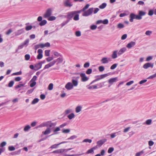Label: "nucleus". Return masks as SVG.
<instances>
[{"label":"nucleus","instance_id":"nucleus-45","mask_svg":"<svg viewBox=\"0 0 156 156\" xmlns=\"http://www.w3.org/2000/svg\"><path fill=\"white\" fill-rule=\"evenodd\" d=\"M114 150V148L113 147H110L108 151V153H112Z\"/></svg>","mask_w":156,"mask_h":156},{"label":"nucleus","instance_id":"nucleus-7","mask_svg":"<svg viewBox=\"0 0 156 156\" xmlns=\"http://www.w3.org/2000/svg\"><path fill=\"white\" fill-rule=\"evenodd\" d=\"M80 76L81 77V81L83 82L87 81L89 78L86 76L85 73H82L80 74Z\"/></svg>","mask_w":156,"mask_h":156},{"label":"nucleus","instance_id":"nucleus-29","mask_svg":"<svg viewBox=\"0 0 156 156\" xmlns=\"http://www.w3.org/2000/svg\"><path fill=\"white\" fill-rule=\"evenodd\" d=\"M82 108V107L80 106H77L76 108V113L80 112L81 111Z\"/></svg>","mask_w":156,"mask_h":156},{"label":"nucleus","instance_id":"nucleus-12","mask_svg":"<svg viewBox=\"0 0 156 156\" xmlns=\"http://www.w3.org/2000/svg\"><path fill=\"white\" fill-rule=\"evenodd\" d=\"M97 148V146H94L90 149L88 150L86 152L87 154H93L94 153V151Z\"/></svg>","mask_w":156,"mask_h":156},{"label":"nucleus","instance_id":"nucleus-9","mask_svg":"<svg viewBox=\"0 0 156 156\" xmlns=\"http://www.w3.org/2000/svg\"><path fill=\"white\" fill-rule=\"evenodd\" d=\"M98 86H99V87H102L101 83H100L96 85H93L92 86H89L87 87V88L90 90L97 89L98 88Z\"/></svg>","mask_w":156,"mask_h":156},{"label":"nucleus","instance_id":"nucleus-37","mask_svg":"<svg viewBox=\"0 0 156 156\" xmlns=\"http://www.w3.org/2000/svg\"><path fill=\"white\" fill-rule=\"evenodd\" d=\"M53 85L52 83H50L48 85V89L50 90H52L53 89Z\"/></svg>","mask_w":156,"mask_h":156},{"label":"nucleus","instance_id":"nucleus-5","mask_svg":"<svg viewBox=\"0 0 156 156\" xmlns=\"http://www.w3.org/2000/svg\"><path fill=\"white\" fill-rule=\"evenodd\" d=\"M80 78L79 76L74 77H73V78L75 79H73L72 80V84L73 85V86L76 87L78 85V80Z\"/></svg>","mask_w":156,"mask_h":156},{"label":"nucleus","instance_id":"nucleus-38","mask_svg":"<svg viewBox=\"0 0 156 156\" xmlns=\"http://www.w3.org/2000/svg\"><path fill=\"white\" fill-rule=\"evenodd\" d=\"M90 5L89 4H87L82 9V11L83 12H84L85 11V10L88 9Z\"/></svg>","mask_w":156,"mask_h":156},{"label":"nucleus","instance_id":"nucleus-44","mask_svg":"<svg viewBox=\"0 0 156 156\" xmlns=\"http://www.w3.org/2000/svg\"><path fill=\"white\" fill-rule=\"evenodd\" d=\"M30 128V127L29 125H27L24 128V131H27Z\"/></svg>","mask_w":156,"mask_h":156},{"label":"nucleus","instance_id":"nucleus-20","mask_svg":"<svg viewBox=\"0 0 156 156\" xmlns=\"http://www.w3.org/2000/svg\"><path fill=\"white\" fill-rule=\"evenodd\" d=\"M126 48L124 47L121 48L118 52V54L119 55H120L124 53L126 50Z\"/></svg>","mask_w":156,"mask_h":156},{"label":"nucleus","instance_id":"nucleus-17","mask_svg":"<svg viewBox=\"0 0 156 156\" xmlns=\"http://www.w3.org/2000/svg\"><path fill=\"white\" fill-rule=\"evenodd\" d=\"M66 7H71L73 5L70 3V0H66L64 3Z\"/></svg>","mask_w":156,"mask_h":156},{"label":"nucleus","instance_id":"nucleus-62","mask_svg":"<svg viewBox=\"0 0 156 156\" xmlns=\"http://www.w3.org/2000/svg\"><path fill=\"white\" fill-rule=\"evenodd\" d=\"M108 19H105L102 20V23L104 24H108Z\"/></svg>","mask_w":156,"mask_h":156},{"label":"nucleus","instance_id":"nucleus-2","mask_svg":"<svg viewBox=\"0 0 156 156\" xmlns=\"http://www.w3.org/2000/svg\"><path fill=\"white\" fill-rule=\"evenodd\" d=\"M67 15L62 16L59 15V17H66L67 19L69 20V21L72 20V18L74 16L75 13L74 11L69 12L67 13Z\"/></svg>","mask_w":156,"mask_h":156},{"label":"nucleus","instance_id":"nucleus-39","mask_svg":"<svg viewBox=\"0 0 156 156\" xmlns=\"http://www.w3.org/2000/svg\"><path fill=\"white\" fill-rule=\"evenodd\" d=\"M56 19V17L55 16H50L48 17V20L49 21L54 20Z\"/></svg>","mask_w":156,"mask_h":156},{"label":"nucleus","instance_id":"nucleus-33","mask_svg":"<svg viewBox=\"0 0 156 156\" xmlns=\"http://www.w3.org/2000/svg\"><path fill=\"white\" fill-rule=\"evenodd\" d=\"M107 4L105 3H103L101 5L99 6V8L101 9H103L106 6Z\"/></svg>","mask_w":156,"mask_h":156},{"label":"nucleus","instance_id":"nucleus-1","mask_svg":"<svg viewBox=\"0 0 156 156\" xmlns=\"http://www.w3.org/2000/svg\"><path fill=\"white\" fill-rule=\"evenodd\" d=\"M146 14V12L141 10L138 11V14L137 15H135L133 13H131L129 15V21L132 22L134 19L140 20L142 18V16H145Z\"/></svg>","mask_w":156,"mask_h":156},{"label":"nucleus","instance_id":"nucleus-11","mask_svg":"<svg viewBox=\"0 0 156 156\" xmlns=\"http://www.w3.org/2000/svg\"><path fill=\"white\" fill-rule=\"evenodd\" d=\"M153 67V64L151 63H147L145 64L143 66V67L145 69H147L149 67L152 68Z\"/></svg>","mask_w":156,"mask_h":156},{"label":"nucleus","instance_id":"nucleus-10","mask_svg":"<svg viewBox=\"0 0 156 156\" xmlns=\"http://www.w3.org/2000/svg\"><path fill=\"white\" fill-rule=\"evenodd\" d=\"M37 52L38 54L37 56V58L38 59H40L43 57V50L41 49H39L37 51Z\"/></svg>","mask_w":156,"mask_h":156},{"label":"nucleus","instance_id":"nucleus-42","mask_svg":"<svg viewBox=\"0 0 156 156\" xmlns=\"http://www.w3.org/2000/svg\"><path fill=\"white\" fill-rule=\"evenodd\" d=\"M50 50H47L45 51V55L46 56H48L49 55V53L50 52Z\"/></svg>","mask_w":156,"mask_h":156},{"label":"nucleus","instance_id":"nucleus-58","mask_svg":"<svg viewBox=\"0 0 156 156\" xmlns=\"http://www.w3.org/2000/svg\"><path fill=\"white\" fill-rule=\"evenodd\" d=\"M156 77V73L148 77L147 79H152Z\"/></svg>","mask_w":156,"mask_h":156},{"label":"nucleus","instance_id":"nucleus-59","mask_svg":"<svg viewBox=\"0 0 156 156\" xmlns=\"http://www.w3.org/2000/svg\"><path fill=\"white\" fill-rule=\"evenodd\" d=\"M97 27V26L95 25H92L90 27V29L92 30H95Z\"/></svg>","mask_w":156,"mask_h":156},{"label":"nucleus","instance_id":"nucleus-6","mask_svg":"<svg viewBox=\"0 0 156 156\" xmlns=\"http://www.w3.org/2000/svg\"><path fill=\"white\" fill-rule=\"evenodd\" d=\"M107 139H105L98 141L97 142V145L95 146L98 147H101L107 141Z\"/></svg>","mask_w":156,"mask_h":156},{"label":"nucleus","instance_id":"nucleus-46","mask_svg":"<svg viewBox=\"0 0 156 156\" xmlns=\"http://www.w3.org/2000/svg\"><path fill=\"white\" fill-rule=\"evenodd\" d=\"M14 84V81H11L8 84V86L9 87H12Z\"/></svg>","mask_w":156,"mask_h":156},{"label":"nucleus","instance_id":"nucleus-32","mask_svg":"<svg viewBox=\"0 0 156 156\" xmlns=\"http://www.w3.org/2000/svg\"><path fill=\"white\" fill-rule=\"evenodd\" d=\"M69 20L67 19L66 21L63 22L61 24V27H62L66 24L69 21Z\"/></svg>","mask_w":156,"mask_h":156},{"label":"nucleus","instance_id":"nucleus-23","mask_svg":"<svg viewBox=\"0 0 156 156\" xmlns=\"http://www.w3.org/2000/svg\"><path fill=\"white\" fill-rule=\"evenodd\" d=\"M101 61L103 64H106L108 62V58H107L105 57L103 58L101 60Z\"/></svg>","mask_w":156,"mask_h":156},{"label":"nucleus","instance_id":"nucleus-43","mask_svg":"<svg viewBox=\"0 0 156 156\" xmlns=\"http://www.w3.org/2000/svg\"><path fill=\"white\" fill-rule=\"evenodd\" d=\"M82 154H71V155H69L67 154H63L64 156H79L81 155Z\"/></svg>","mask_w":156,"mask_h":156},{"label":"nucleus","instance_id":"nucleus-24","mask_svg":"<svg viewBox=\"0 0 156 156\" xmlns=\"http://www.w3.org/2000/svg\"><path fill=\"white\" fill-rule=\"evenodd\" d=\"M152 122V120L151 119H148L145 122L143 123V124L150 125L151 124Z\"/></svg>","mask_w":156,"mask_h":156},{"label":"nucleus","instance_id":"nucleus-52","mask_svg":"<svg viewBox=\"0 0 156 156\" xmlns=\"http://www.w3.org/2000/svg\"><path fill=\"white\" fill-rule=\"evenodd\" d=\"M154 14L153 10L152 9H150L149 11L148 15L150 16H152Z\"/></svg>","mask_w":156,"mask_h":156},{"label":"nucleus","instance_id":"nucleus-60","mask_svg":"<svg viewBox=\"0 0 156 156\" xmlns=\"http://www.w3.org/2000/svg\"><path fill=\"white\" fill-rule=\"evenodd\" d=\"M34 90V89L29 90L27 91V92L26 93V94H29L31 93Z\"/></svg>","mask_w":156,"mask_h":156},{"label":"nucleus","instance_id":"nucleus-57","mask_svg":"<svg viewBox=\"0 0 156 156\" xmlns=\"http://www.w3.org/2000/svg\"><path fill=\"white\" fill-rule=\"evenodd\" d=\"M37 76H34L33 78L30 80V82H35V80H37Z\"/></svg>","mask_w":156,"mask_h":156},{"label":"nucleus","instance_id":"nucleus-19","mask_svg":"<svg viewBox=\"0 0 156 156\" xmlns=\"http://www.w3.org/2000/svg\"><path fill=\"white\" fill-rule=\"evenodd\" d=\"M117 52L118 51L116 50L113 51L111 56L113 59H115L117 57Z\"/></svg>","mask_w":156,"mask_h":156},{"label":"nucleus","instance_id":"nucleus-51","mask_svg":"<svg viewBox=\"0 0 156 156\" xmlns=\"http://www.w3.org/2000/svg\"><path fill=\"white\" fill-rule=\"evenodd\" d=\"M98 69L100 72H102L105 70V68L103 66H101L99 67Z\"/></svg>","mask_w":156,"mask_h":156},{"label":"nucleus","instance_id":"nucleus-50","mask_svg":"<svg viewBox=\"0 0 156 156\" xmlns=\"http://www.w3.org/2000/svg\"><path fill=\"white\" fill-rule=\"evenodd\" d=\"M32 28L33 27L31 25L27 26L25 28V29L26 30L28 31L31 30Z\"/></svg>","mask_w":156,"mask_h":156},{"label":"nucleus","instance_id":"nucleus-25","mask_svg":"<svg viewBox=\"0 0 156 156\" xmlns=\"http://www.w3.org/2000/svg\"><path fill=\"white\" fill-rule=\"evenodd\" d=\"M110 73H106V74H104L101 75L100 76V78H100V80H101V79H103V78L109 76V75H110Z\"/></svg>","mask_w":156,"mask_h":156},{"label":"nucleus","instance_id":"nucleus-15","mask_svg":"<svg viewBox=\"0 0 156 156\" xmlns=\"http://www.w3.org/2000/svg\"><path fill=\"white\" fill-rule=\"evenodd\" d=\"M24 30L23 29H21L17 30L16 32L15 33V35L16 36H19L23 32H24Z\"/></svg>","mask_w":156,"mask_h":156},{"label":"nucleus","instance_id":"nucleus-48","mask_svg":"<svg viewBox=\"0 0 156 156\" xmlns=\"http://www.w3.org/2000/svg\"><path fill=\"white\" fill-rule=\"evenodd\" d=\"M118 65V64L116 63L112 65L110 67V69H115Z\"/></svg>","mask_w":156,"mask_h":156},{"label":"nucleus","instance_id":"nucleus-3","mask_svg":"<svg viewBox=\"0 0 156 156\" xmlns=\"http://www.w3.org/2000/svg\"><path fill=\"white\" fill-rule=\"evenodd\" d=\"M93 11V8H91L89 9L87 11L83 12L82 16H87L92 14Z\"/></svg>","mask_w":156,"mask_h":156},{"label":"nucleus","instance_id":"nucleus-40","mask_svg":"<svg viewBox=\"0 0 156 156\" xmlns=\"http://www.w3.org/2000/svg\"><path fill=\"white\" fill-rule=\"evenodd\" d=\"M92 141V140L91 139H84L82 141V142H88L90 143H91Z\"/></svg>","mask_w":156,"mask_h":156},{"label":"nucleus","instance_id":"nucleus-31","mask_svg":"<svg viewBox=\"0 0 156 156\" xmlns=\"http://www.w3.org/2000/svg\"><path fill=\"white\" fill-rule=\"evenodd\" d=\"M74 16V17L73 19L74 20H78L79 19V14H75Z\"/></svg>","mask_w":156,"mask_h":156},{"label":"nucleus","instance_id":"nucleus-30","mask_svg":"<svg viewBox=\"0 0 156 156\" xmlns=\"http://www.w3.org/2000/svg\"><path fill=\"white\" fill-rule=\"evenodd\" d=\"M47 23V21L46 20H43L41 21L39 23V25L41 26H43L45 25Z\"/></svg>","mask_w":156,"mask_h":156},{"label":"nucleus","instance_id":"nucleus-8","mask_svg":"<svg viewBox=\"0 0 156 156\" xmlns=\"http://www.w3.org/2000/svg\"><path fill=\"white\" fill-rule=\"evenodd\" d=\"M65 88L68 90H70L73 88V85L71 83L69 82L66 85Z\"/></svg>","mask_w":156,"mask_h":156},{"label":"nucleus","instance_id":"nucleus-53","mask_svg":"<svg viewBox=\"0 0 156 156\" xmlns=\"http://www.w3.org/2000/svg\"><path fill=\"white\" fill-rule=\"evenodd\" d=\"M92 72V69H88L86 71V73L87 74H90Z\"/></svg>","mask_w":156,"mask_h":156},{"label":"nucleus","instance_id":"nucleus-22","mask_svg":"<svg viewBox=\"0 0 156 156\" xmlns=\"http://www.w3.org/2000/svg\"><path fill=\"white\" fill-rule=\"evenodd\" d=\"M49 122H43L41 124H40L38 126V127H41L44 126H48V125Z\"/></svg>","mask_w":156,"mask_h":156},{"label":"nucleus","instance_id":"nucleus-28","mask_svg":"<svg viewBox=\"0 0 156 156\" xmlns=\"http://www.w3.org/2000/svg\"><path fill=\"white\" fill-rule=\"evenodd\" d=\"M62 132L64 133H67L70 132V129H63L61 130Z\"/></svg>","mask_w":156,"mask_h":156},{"label":"nucleus","instance_id":"nucleus-27","mask_svg":"<svg viewBox=\"0 0 156 156\" xmlns=\"http://www.w3.org/2000/svg\"><path fill=\"white\" fill-rule=\"evenodd\" d=\"M144 153V150H142V151L138 152L136 153L135 154V156H140V155L143 154Z\"/></svg>","mask_w":156,"mask_h":156},{"label":"nucleus","instance_id":"nucleus-18","mask_svg":"<svg viewBox=\"0 0 156 156\" xmlns=\"http://www.w3.org/2000/svg\"><path fill=\"white\" fill-rule=\"evenodd\" d=\"M72 149V148H70L68 149H59V153L64 154L67 151L71 150Z\"/></svg>","mask_w":156,"mask_h":156},{"label":"nucleus","instance_id":"nucleus-34","mask_svg":"<svg viewBox=\"0 0 156 156\" xmlns=\"http://www.w3.org/2000/svg\"><path fill=\"white\" fill-rule=\"evenodd\" d=\"M50 129L49 128H47L46 130L44 132V134L45 135H47L49 134L50 132Z\"/></svg>","mask_w":156,"mask_h":156},{"label":"nucleus","instance_id":"nucleus-4","mask_svg":"<svg viewBox=\"0 0 156 156\" xmlns=\"http://www.w3.org/2000/svg\"><path fill=\"white\" fill-rule=\"evenodd\" d=\"M52 9L51 8H49L46 10L45 13L44 15L45 18H47L50 16L52 14Z\"/></svg>","mask_w":156,"mask_h":156},{"label":"nucleus","instance_id":"nucleus-56","mask_svg":"<svg viewBox=\"0 0 156 156\" xmlns=\"http://www.w3.org/2000/svg\"><path fill=\"white\" fill-rule=\"evenodd\" d=\"M77 136L76 135H73L69 138H68L67 140H73L74 139H76L77 138Z\"/></svg>","mask_w":156,"mask_h":156},{"label":"nucleus","instance_id":"nucleus-21","mask_svg":"<svg viewBox=\"0 0 156 156\" xmlns=\"http://www.w3.org/2000/svg\"><path fill=\"white\" fill-rule=\"evenodd\" d=\"M48 125V126L49 127V128L50 129L54 128L56 124L55 123H52L50 122H49Z\"/></svg>","mask_w":156,"mask_h":156},{"label":"nucleus","instance_id":"nucleus-54","mask_svg":"<svg viewBox=\"0 0 156 156\" xmlns=\"http://www.w3.org/2000/svg\"><path fill=\"white\" fill-rule=\"evenodd\" d=\"M22 72L21 71H20L18 72L15 73H13L12 75H20L22 74Z\"/></svg>","mask_w":156,"mask_h":156},{"label":"nucleus","instance_id":"nucleus-49","mask_svg":"<svg viewBox=\"0 0 156 156\" xmlns=\"http://www.w3.org/2000/svg\"><path fill=\"white\" fill-rule=\"evenodd\" d=\"M30 55L29 54H26L25 55V59L26 60H28L30 59Z\"/></svg>","mask_w":156,"mask_h":156},{"label":"nucleus","instance_id":"nucleus-36","mask_svg":"<svg viewBox=\"0 0 156 156\" xmlns=\"http://www.w3.org/2000/svg\"><path fill=\"white\" fill-rule=\"evenodd\" d=\"M39 101V99L37 98H34L32 102V104H34L37 103Z\"/></svg>","mask_w":156,"mask_h":156},{"label":"nucleus","instance_id":"nucleus-35","mask_svg":"<svg viewBox=\"0 0 156 156\" xmlns=\"http://www.w3.org/2000/svg\"><path fill=\"white\" fill-rule=\"evenodd\" d=\"M67 117L69 119H71L75 117V115L73 113H71Z\"/></svg>","mask_w":156,"mask_h":156},{"label":"nucleus","instance_id":"nucleus-41","mask_svg":"<svg viewBox=\"0 0 156 156\" xmlns=\"http://www.w3.org/2000/svg\"><path fill=\"white\" fill-rule=\"evenodd\" d=\"M124 27V25L121 23H119L117 25V28L119 29L122 28Z\"/></svg>","mask_w":156,"mask_h":156},{"label":"nucleus","instance_id":"nucleus-14","mask_svg":"<svg viewBox=\"0 0 156 156\" xmlns=\"http://www.w3.org/2000/svg\"><path fill=\"white\" fill-rule=\"evenodd\" d=\"M42 63L41 62H39L35 65V70H38L41 68Z\"/></svg>","mask_w":156,"mask_h":156},{"label":"nucleus","instance_id":"nucleus-13","mask_svg":"<svg viewBox=\"0 0 156 156\" xmlns=\"http://www.w3.org/2000/svg\"><path fill=\"white\" fill-rule=\"evenodd\" d=\"M136 44V43L134 41H131L129 43L126 45V47L129 49L131 48L132 47L134 46Z\"/></svg>","mask_w":156,"mask_h":156},{"label":"nucleus","instance_id":"nucleus-61","mask_svg":"<svg viewBox=\"0 0 156 156\" xmlns=\"http://www.w3.org/2000/svg\"><path fill=\"white\" fill-rule=\"evenodd\" d=\"M29 42V40L28 39H26L23 43V44L24 45V46L25 45H27L28 43Z\"/></svg>","mask_w":156,"mask_h":156},{"label":"nucleus","instance_id":"nucleus-16","mask_svg":"<svg viewBox=\"0 0 156 156\" xmlns=\"http://www.w3.org/2000/svg\"><path fill=\"white\" fill-rule=\"evenodd\" d=\"M117 80V77H116L115 78L110 79L108 81V83L112 85L113 83L115 82H116Z\"/></svg>","mask_w":156,"mask_h":156},{"label":"nucleus","instance_id":"nucleus-63","mask_svg":"<svg viewBox=\"0 0 156 156\" xmlns=\"http://www.w3.org/2000/svg\"><path fill=\"white\" fill-rule=\"evenodd\" d=\"M90 66V63L88 62H86L83 65V67L84 68H88Z\"/></svg>","mask_w":156,"mask_h":156},{"label":"nucleus","instance_id":"nucleus-26","mask_svg":"<svg viewBox=\"0 0 156 156\" xmlns=\"http://www.w3.org/2000/svg\"><path fill=\"white\" fill-rule=\"evenodd\" d=\"M119 132H120V131H119V132H115V133H112L111 134V136H111V137L112 138H114L118 134H120L119 133Z\"/></svg>","mask_w":156,"mask_h":156},{"label":"nucleus","instance_id":"nucleus-47","mask_svg":"<svg viewBox=\"0 0 156 156\" xmlns=\"http://www.w3.org/2000/svg\"><path fill=\"white\" fill-rule=\"evenodd\" d=\"M8 150L9 151H13L15 150V148L13 146H10L8 147Z\"/></svg>","mask_w":156,"mask_h":156},{"label":"nucleus","instance_id":"nucleus-55","mask_svg":"<svg viewBox=\"0 0 156 156\" xmlns=\"http://www.w3.org/2000/svg\"><path fill=\"white\" fill-rule=\"evenodd\" d=\"M6 144V143L5 141L2 142L0 144V147H2L5 146Z\"/></svg>","mask_w":156,"mask_h":156},{"label":"nucleus","instance_id":"nucleus-64","mask_svg":"<svg viewBox=\"0 0 156 156\" xmlns=\"http://www.w3.org/2000/svg\"><path fill=\"white\" fill-rule=\"evenodd\" d=\"M58 144H54L53 145H52L51 147L50 148H52V149L56 148L58 147Z\"/></svg>","mask_w":156,"mask_h":156}]
</instances>
